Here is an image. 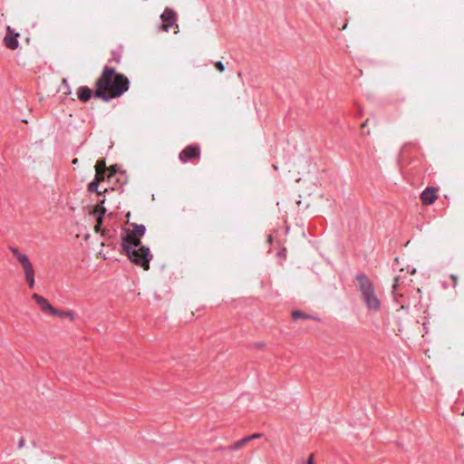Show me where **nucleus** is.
Masks as SVG:
<instances>
[{
    "label": "nucleus",
    "mask_w": 464,
    "mask_h": 464,
    "mask_svg": "<svg viewBox=\"0 0 464 464\" xmlns=\"http://www.w3.org/2000/svg\"><path fill=\"white\" fill-rule=\"evenodd\" d=\"M438 189L433 187L426 188L420 194V199L423 205L429 206L433 204L438 198Z\"/></svg>",
    "instance_id": "9"
},
{
    "label": "nucleus",
    "mask_w": 464,
    "mask_h": 464,
    "mask_svg": "<svg viewBox=\"0 0 464 464\" xmlns=\"http://www.w3.org/2000/svg\"><path fill=\"white\" fill-rule=\"evenodd\" d=\"M20 34L16 33L10 26L6 27V34L5 35L3 42L6 48L10 50H16L19 47L18 37Z\"/></svg>",
    "instance_id": "6"
},
{
    "label": "nucleus",
    "mask_w": 464,
    "mask_h": 464,
    "mask_svg": "<svg viewBox=\"0 0 464 464\" xmlns=\"http://www.w3.org/2000/svg\"><path fill=\"white\" fill-rule=\"evenodd\" d=\"M105 172L106 171L96 170L95 180H97L99 182L103 180L104 179V176H105Z\"/></svg>",
    "instance_id": "19"
},
{
    "label": "nucleus",
    "mask_w": 464,
    "mask_h": 464,
    "mask_svg": "<svg viewBox=\"0 0 464 464\" xmlns=\"http://www.w3.org/2000/svg\"><path fill=\"white\" fill-rule=\"evenodd\" d=\"M92 95V90L87 86H81L77 90V97L82 102L90 101Z\"/></svg>",
    "instance_id": "11"
},
{
    "label": "nucleus",
    "mask_w": 464,
    "mask_h": 464,
    "mask_svg": "<svg viewBox=\"0 0 464 464\" xmlns=\"http://www.w3.org/2000/svg\"><path fill=\"white\" fill-rule=\"evenodd\" d=\"M273 168H274V169H276V170L278 169L276 165H273Z\"/></svg>",
    "instance_id": "28"
},
{
    "label": "nucleus",
    "mask_w": 464,
    "mask_h": 464,
    "mask_svg": "<svg viewBox=\"0 0 464 464\" xmlns=\"http://www.w3.org/2000/svg\"><path fill=\"white\" fill-rule=\"evenodd\" d=\"M95 169L106 171L105 160H98L96 163V166H95Z\"/></svg>",
    "instance_id": "18"
},
{
    "label": "nucleus",
    "mask_w": 464,
    "mask_h": 464,
    "mask_svg": "<svg viewBox=\"0 0 464 464\" xmlns=\"http://www.w3.org/2000/svg\"><path fill=\"white\" fill-rule=\"evenodd\" d=\"M292 317H293V319H294V320H297V319H300V318H302V319H313V320H318V319H317L316 317H314V316H311V315H309V314H304V313H303V312H301V311H297V310L293 311V313H292Z\"/></svg>",
    "instance_id": "15"
},
{
    "label": "nucleus",
    "mask_w": 464,
    "mask_h": 464,
    "mask_svg": "<svg viewBox=\"0 0 464 464\" xmlns=\"http://www.w3.org/2000/svg\"><path fill=\"white\" fill-rule=\"evenodd\" d=\"M356 280L359 284L362 300L367 308L372 311H378L381 307V302L375 294L372 281L362 273L356 276Z\"/></svg>",
    "instance_id": "3"
},
{
    "label": "nucleus",
    "mask_w": 464,
    "mask_h": 464,
    "mask_svg": "<svg viewBox=\"0 0 464 464\" xmlns=\"http://www.w3.org/2000/svg\"><path fill=\"white\" fill-rule=\"evenodd\" d=\"M450 278L452 279V281H453V286L455 287V286L457 285L458 277H457V276H455V275H451V276H450Z\"/></svg>",
    "instance_id": "24"
},
{
    "label": "nucleus",
    "mask_w": 464,
    "mask_h": 464,
    "mask_svg": "<svg viewBox=\"0 0 464 464\" xmlns=\"http://www.w3.org/2000/svg\"><path fill=\"white\" fill-rule=\"evenodd\" d=\"M121 60V54L119 51H112L111 58L109 59V63H120Z\"/></svg>",
    "instance_id": "16"
},
{
    "label": "nucleus",
    "mask_w": 464,
    "mask_h": 464,
    "mask_svg": "<svg viewBox=\"0 0 464 464\" xmlns=\"http://www.w3.org/2000/svg\"><path fill=\"white\" fill-rule=\"evenodd\" d=\"M24 278L28 284L29 288H34L35 281H34V269L24 272Z\"/></svg>",
    "instance_id": "14"
},
{
    "label": "nucleus",
    "mask_w": 464,
    "mask_h": 464,
    "mask_svg": "<svg viewBox=\"0 0 464 464\" xmlns=\"http://www.w3.org/2000/svg\"><path fill=\"white\" fill-rule=\"evenodd\" d=\"M248 442V439H246V437L243 438L242 440H237V442H235L234 444L227 447L226 449L227 450H238L239 449H241L242 447H244L246 443ZM225 448H220V450H224Z\"/></svg>",
    "instance_id": "13"
},
{
    "label": "nucleus",
    "mask_w": 464,
    "mask_h": 464,
    "mask_svg": "<svg viewBox=\"0 0 464 464\" xmlns=\"http://www.w3.org/2000/svg\"><path fill=\"white\" fill-rule=\"evenodd\" d=\"M306 464H314L313 455L309 457L308 460L306 461Z\"/></svg>",
    "instance_id": "25"
},
{
    "label": "nucleus",
    "mask_w": 464,
    "mask_h": 464,
    "mask_svg": "<svg viewBox=\"0 0 464 464\" xmlns=\"http://www.w3.org/2000/svg\"><path fill=\"white\" fill-rule=\"evenodd\" d=\"M215 67L217 68V70H218L219 72H224L225 71V66L223 64L222 62L218 61L215 63Z\"/></svg>",
    "instance_id": "20"
},
{
    "label": "nucleus",
    "mask_w": 464,
    "mask_h": 464,
    "mask_svg": "<svg viewBox=\"0 0 464 464\" xmlns=\"http://www.w3.org/2000/svg\"><path fill=\"white\" fill-rule=\"evenodd\" d=\"M261 436H262V434H261V433H254V434H252V435H250V436H247V437H246V439H248V442H249L250 440H255V439H258V438H260Z\"/></svg>",
    "instance_id": "21"
},
{
    "label": "nucleus",
    "mask_w": 464,
    "mask_h": 464,
    "mask_svg": "<svg viewBox=\"0 0 464 464\" xmlns=\"http://www.w3.org/2000/svg\"><path fill=\"white\" fill-rule=\"evenodd\" d=\"M367 124V121L362 124V128H364Z\"/></svg>",
    "instance_id": "26"
},
{
    "label": "nucleus",
    "mask_w": 464,
    "mask_h": 464,
    "mask_svg": "<svg viewBox=\"0 0 464 464\" xmlns=\"http://www.w3.org/2000/svg\"><path fill=\"white\" fill-rule=\"evenodd\" d=\"M200 153V147L198 144H192L183 149L180 151L179 158L181 162L186 163L188 161H192L194 160L199 159Z\"/></svg>",
    "instance_id": "4"
},
{
    "label": "nucleus",
    "mask_w": 464,
    "mask_h": 464,
    "mask_svg": "<svg viewBox=\"0 0 464 464\" xmlns=\"http://www.w3.org/2000/svg\"><path fill=\"white\" fill-rule=\"evenodd\" d=\"M51 314L60 318L68 317L72 322L75 319L74 313L72 311H61L53 308Z\"/></svg>",
    "instance_id": "12"
},
{
    "label": "nucleus",
    "mask_w": 464,
    "mask_h": 464,
    "mask_svg": "<svg viewBox=\"0 0 464 464\" xmlns=\"http://www.w3.org/2000/svg\"><path fill=\"white\" fill-rule=\"evenodd\" d=\"M399 280H400V278H399V277H395V278H394V283H393V285H392L393 293H395V292L398 290V287H399Z\"/></svg>",
    "instance_id": "22"
},
{
    "label": "nucleus",
    "mask_w": 464,
    "mask_h": 464,
    "mask_svg": "<svg viewBox=\"0 0 464 464\" xmlns=\"http://www.w3.org/2000/svg\"><path fill=\"white\" fill-rule=\"evenodd\" d=\"M99 183H100V182H99V181H97V180H95V179H94L93 181H92V182L89 184V186H88V189H89V191H91V192H96V193H98L99 195H101L102 192L98 190Z\"/></svg>",
    "instance_id": "17"
},
{
    "label": "nucleus",
    "mask_w": 464,
    "mask_h": 464,
    "mask_svg": "<svg viewBox=\"0 0 464 464\" xmlns=\"http://www.w3.org/2000/svg\"><path fill=\"white\" fill-rule=\"evenodd\" d=\"M129 88L130 81L124 74L117 72L110 65H105L96 80L93 95L104 102H109L121 96Z\"/></svg>",
    "instance_id": "1"
},
{
    "label": "nucleus",
    "mask_w": 464,
    "mask_h": 464,
    "mask_svg": "<svg viewBox=\"0 0 464 464\" xmlns=\"http://www.w3.org/2000/svg\"><path fill=\"white\" fill-rule=\"evenodd\" d=\"M72 163L77 164V159L73 160Z\"/></svg>",
    "instance_id": "27"
},
{
    "label": "nucleus",
    "mask_w": 464,
    "mask_h": 464,
    "mask_svg": "<svg viewBox=\"0 0 464 464\" xmlns=\"http://www.w3.org/2000/svg\"><path fill=\"white\" fill-rule=\"evenodd\" d=\"M104 203V199L101 200L100 204H97L93 210L92 211V215L96 219V225L94 226V231L96 233H99L102 229V221H103V216L106 212L105 208H103L102 205Z\"/></svg>",
    "instance_id": "8"
},
{
    "label": "nucleus",
    "mask_w": 464,
    "mask_h": 464,
    "mask_svg": "<svg viewBox=\"0 0 464 464\" xmlns=\"http://www.w3.org/2000/svg\"><path fill=\"white\" fill-rule=\"evenodd\" d=\"M32 298L35 301V303L38 304V306L44 313L49 314H52L54 307L49 303V301L46 298L38 294H34L32 295Z\"/></svg>",
    "instance_id": "10"
},
{
    "label": "nucleus",
    "mask_w": 464,
    "mask_h": 464,
    "mask_svg": "<svg viewBox=\"0 0 464 464\" xmlns=\"http://www.w3.org/2000/svg\"><path fill=\"white\" fill-rule=\"evenodd\" d=\"M132 226L133 230L126 229L121 235V246L132 263L148 270L152 255L150 248L144 246L139 238L145 234L146 227L144 225L138 224Z\"/></svg>",
    "instance_id": "2"
},
{
    "label": "nucleus",
    "mask_w": 464,
    "mask_h": 464,
    "mask_svg": "<svg viewBox=\"0 0 464 464\" xmlns=\"http://www.w3.org/2000/svg\"><path fill=\"white\" fill-rule=\"evenodd\" d=\"M9 250L13 254L14 257L20 264L24 272L34 269L33 265H32L29 257L27 256V255H25L24 253H22L18 249V247L10 246Z\"/></svg>",
    "instance_id": "5"
},
{
    "label": "nucleus",
    "mask_w": 464,
    "mask_h": 464,
    "mask_svg": "<svg viewBox=\"0 0 464 464\" xmlns=\"http://www.w3.org/2000/svg\"><path fill=\"white\" fill-rule=\"evenodd\" d=\"M24 445H25V440L23 437H21L18 441V449L24 448Z\"/></svg>",
    "instance_id": "23"
},
{
    "label": "nucleus",
    "mask_w": 464,
    "mask_h": 464,
    "mask_svg": "<svg viewBox=\"0 0 464 464\" xmlns=\"http://www.w3.org/2000/svg\"><path fill=\"white\" fill-rule=\"evenodd\" d=\"M177 17V14L172 9L166 8L160 15V18L163 22L161 24V29L164 32H168L169 28L176 23Z\"/></svg>",
    "instance_id": "7"
}]
</instances>
